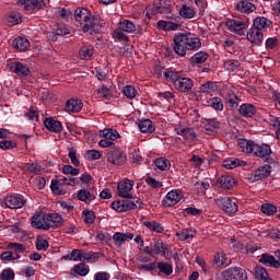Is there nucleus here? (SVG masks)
<instances>
[{
  "label": "nucleus",
  "mask_w": 280,
  "mask_h": 280,
  "mask_svg": "<svg viewBox=\"0 0 280 280\" xmlns=\"http://www.w3.org/2000/svg\"><path fill=\"white\" fill-rule=\"evenodd\" d=\"M118 27L122 32H127L128 34H132V33L137 32V26L130 20H122V21H120L118 23Z\"/></svg>",
  "instance_id": "obj_37"
},
{
  "label": "nucleus",
  "mask_w": 280,
  "mask_h": 280,
  "mask_svg": "<svg viewBox=\"0 0 280 280\" xmlns=\"http://www.w3.org/2000/svg\"><path fill=\"white\" fill-rule=\"evenodd\" d=\"M20 255L12 253V252H3L0 255V259H2V261H14V259H20Z\"/></svg>",
  "instance_id": "obj_57"
},
{
  "label": "nucleus",
  "mask_w": 280,
  "mask_h": 280,
  "mask_svg": "<svg viewBox=\"0 0 280 280\" xmlns=\"http://www.w3.org/2000/svg\"><path fill=\"white\" fill-rule=\"evenodd\" d=\"M124 95L127 100H135L137 97V89L132 85H126L122 90Z\"/></svg>",
  "instance_id": "obj_49"
},
{
  "label": "nucleus",
  "mask_w": 280,
  "mask_h": 280,
  "mask_svg": "<svg viewBox=\"0 0 280 280\" xmlns=\"http://www.w3.org/2000/svg\"><path fill=\"white\" fill-rule=\"evenodd\" d=\"M208 58L209 55H207V52L199 51L192 56L191 60L195 62V65H202V62H207Z\"/></svg>",
  "instance_id": "obj_48"
},
{
  "label": "nucleus",
  "mask_w": 280,
  "mask_h": 280,
  "mask_svg": "<svg viewBox=\"0 0 280 280\" xmlns=\"http://www.w3.org/2000/svg\"><path fill=\"white\" fill-rule=\"evenodd\" d=\"M2 205L7 209H23L25 207V199L19 196H8L3 199Z\"/></svg>",
  "instance_id": "obj_9"
},
{
  "label": "nucleus",
  "mask_w": 280,
  "mask_h": 280,
  "mask_svg": "<svg viewBox=\"0 0 280 280\" xmlns=\"http://www.w3.org/2000/svg\"><path fill=\"white\" fill-rule=\"evenodd\" d=\"M36 248L37 250H47V248H49V242L38 236L36 241Z\"/></svg>",
  "instance_id": "obj_61"
},
{
  "label": "nucleus",
  "mask_w": 280,
  "mask_h": 280,
  "mask_svg": "<svg viewBox=\"0 0 280 280\" xmlns=\"http://www.w3.org/2000/svg\"><path fill=\"white\" fill-rule=\"evenodd\" d=\"M164 77L167 80V82H172V84H174L175 86L177 81L180 79V73L174 72V71H167L164 73Z\"/></svg>",
  "instance_id": "obj_50"
},
{
  "label": "nucleus",
  "mask_w": 280,
  "mask_h": 280,
  "mask_svg": "<svg viewBox=\"0 0 280 280\" xmlns=\"http://www.w3.org/2000/svg\"><path fill=\"white\" fill-rule=\"evenodd\" d=\"M269 126H272V128L276 129V137L277 139H280V120L279 118H270Z\"/></svg>",
  "instance_id": "obj_62"
},
{
  "label": "nucleus",
  "mask_w": 280,
  "mask_h": 280,
  "mask_svg": "<svg viewBox=\"0 0 280 280\" xmlns=\"http://www.w3.org/2000/svg\"><path fill=\"white\" fill-rule=\"evenodd\" d=\"M183 199V192L180 190H171L165 196L162 201L163 207H174V205H178Z\"/></svg>",
  "instance_id": "obj_12"
},
{
  "label": "nucleus",
  "mask_w": 280,
  "mask_h": 280,
  "mask_svg": "<svg viewBox=\"0 0 280 280\" xmlns=\"http://www.w3.org/2000/svg\"><path fill=\"white\" fill-rule=\"evenodd\" d=\"M279 47V39L277 37H269L266 40V49H275Z\"/></svg>",
  "instance_id": "obj_64"
},
{
  "label": "nucleus",
  "mask_w": 280,
  "mask_h": 280,
  "mask_svg": "<svg viewBox=\"0 0 280 280\" xmlns=\"http://www.w3.org/2000/svg\"><path fill=\"white\" fill-rule=\"evenodd\" d=\"M138 270H142L144 272H152V270H156V261L149 262V264H138Z\"/></svg>",
  "instance_id": "obj_58"
},
{
  "label": "nucleus",
  "mask_w": 280,
  "mask_h": 280,
  "mask_svg": "<svg viewBox=\"0 0 280 280\" xmlns=\"http://www.w3.org/2000/svg\"><path fill=\"white\" fill-rule=\"evenodd\" d=\"M19 3L24 5L25 10H44L47 5L43 0H20Z\"/></svg>",
  "instance_id": "obj_20"
},
{
  "label": "nucleus",
  "mask_w": 280,
  "mask_h": 280,
  "mask_svg": "<svg viewBox=\"0 0 280 280\" xmlns=\"http://www.w3.org/2000/svg\"><path fill=\"white\" fill-rule=\"evenodd\" d=\"M138 207H141V201L137 200L130 201L128 199L125 200H115L112 202V209L114 211H117V213H126V211H132L135 209H138Z\"/></svg>",
  "instance_id": "obj_4"
},
{
  "label": "nucleus",
  "mask_w": 280,
  "mask_h": 280,
  "mask_svg": "<svg viewBox=\"0 0 280 280\" xmlns=\"http://www.w3.org/2000/svg\"><path fill=\"white\" fill-rule=\"evenodd\" d=\"M45 222L44 229H58V226H62L65 224V219H62V215L58 213H48L45 214Z\"/></svg>",
  "instance_id": "obj_8"
},
{
  "label": "nucleus",
  "mask_w": 280,
  "mask_h": 280,
  "mask_svg": "<svg viewBox=\"0 0 280 280\" xmlns=\"http://www.w3.org/2000/svg\"><path fill=\"white\" fill-rule=\"evenodd\" d=\"M178 14L182 19H194V16H196V9L194 7L183 4L178 10Z\"/></svg>",
  "instance_id": "obj_34"
},
{
  "label": "nucleus",
  "mask_w": 280,
  "mask_h": 280,
  "mask_svg": "<svg viewBox=\"0 0 280 280\" xmlns=\"http://www.w3.org/2000/svg\"><path fill=\"white\" fill-rule=\"evenodd\" d=\"M254 145H255V142L252 140H246V139L238 140L240 150H242V152H245L246 154H253Z\"/></svg>",
  "instance_id": "obj_38"
},
{
  "label": "nucleus",
  "mask_w": 280,
  "mask_h": 280,
  "mask_svg": "<svg viewBox=\"0 0 280 280\" xmlns=\"http://www.w3.org/2000/svg\"><path fill=\"white\" fill-rule=\"evenodd\" d=\"M205 128L207 132H209V130H218V128H220V121L215 118L205 119Z\"/></svg>",
  "instance_id": "obj_47"
},
{
  "label": "nucleus",
  "mask_w": 280,
  "mask_h": 280,
  "mask_svg": "<svg viewBox=\"0 0 280 280\" xmlns=\"http://www.w3.org/2000/svg\"><path fill=\"white\" fill-rule=\"evenodd\" d=\"M215 205L225 213H237V203L231 197H218L214 199Z\"/></svg>",
  "instance_id": "obj_6"
},
{
  "label": "nucleus",
  "mask_w": 280,
  "mask_h": 280,
  "mask_svg": "<svg viewBox=\"0 0 280 280\" xmlns=\"http://www.w3.org/2000/svg\"><path fill=\"white\" fill-rule=\"evenodd\" d=\"M75 21L83 23V32H90L91 34H97L100 32V18L96 15L91 16V11L86 8H78L74 10Z\"/></svg>",
  "instance_id": "obj_2"
},
{
  "label": "nucleus",
  "mask_w": 280,
  "mask_h": 280,
  "mask_svg": "<svg viewBox=\"0 0 280 280\" xmlns=\"http://www.w3.org/2000/svg\"><path fill=\"white\" fill-rule=\"evenodd\" d=\"M0 279L1 280H14V270H12V269H4L0 273Z\"/></svg>",
  "instance_id": "obj_63"
},
{
  "label": "nucleus",
  "mask_w": 280,
  "mask_h": 280,
  "mask_svg": "<svg viewBox=\"0 0 280 280\" xmlns=\"http://www.w3.org/2000/svg\"><path fill=\"white\" fill-rule=\"evenodd\" d=\"M174 89L179 91V93H189V91L194 89V80L186 77H179L178 81L174 85Z\"/></svg>",
  "instance_id": "obj_13"
},
{
  "label": "nucleus",
  "mask_w": 280,
  "mask_h": 280,
  "mask_svg": "<svg viewBox=\"0 0 280 280\" xmlns=\"http://www.w3.org/2000/svg\"><path fill=\"white\" fill-rule=\"evenodd\" d=\"M277 211V207L270 203H265L261 206V212L266 215H275V212Z\"/></svg>",
  "instance_id": "obj_59"
},
{
  "label": "nucleus",
  "mask_w": 280,
  "mask_h": 280,
  "mask_svg": "<svg viewBox=\"0 0 280 280\" xmlns=\"http://www.w3.org/2000/svg\"><path fill=\"white\" fill-rule=\"evenodd\" d=\"M100 137L114 142L117 141V139H119V132L115 129H104L100 131Z\"/></svg>",
  "instance_id": "obj_35"
},
{
  "label": "nucleus",
  "mask_w": 280,
  "mask_h": 280,
  "mask_svg": "<svg viewBox=\"0 0 280 280\" xmlns=\"http://www.w3.org/2000/svg\"><path fill=\"white\" fill-rule=\"evenodd\" d=\"M93 54H94L93 47H91V46H83L79 50V58H81V60H91V58H93Z\"/></svg>",
  "instance_id": "obj_41"
},
{
  "label": "nucleus",
  "mask_w": 280,
  "mask_h": 280,
  "mask_svg": "<svg viewBox=\"0 0 280 280\" xmlns=\"http://www.w3.org/2000/svg\"><path fill=\"white\" fill-rule=\"evenodd\" d=\"M132 237H135V235L132 233L116 232L113 236V240H114L116 246H121L122 244H126V242H128V240H132Z\"/></svg>",
  "instance_id": "obj_28"
},
{
  "label": "nucleus",
  "mask_w": 280,
  "mask_h": 280,
  "mask_svg": "<svg viewBox=\"0 0 280 280\" xmlns=\"http://www.w3.org/2000/svg\"><path fill=\"white\" fill-rule=\"evenodd\" d=\"M50 189L55 196H65L67 194V189H65V184L59 179H52L50 184Z\"/></svg>",
  "instance_id": "obj_26"
},
{
  "label": "nucleus",
  "mask_w": 280,
  "mask_h": 280,
  "mask_svg": "<svg viewBox=\"0 0 280 280\" xmlns=\"http://www.w3.org/2000/svg\"><path fill=\"white\" fill-rule=\"evenodd\" d=\"M138 128L141 132H154V125H152V120L145 119L138 124Z\"/></svg>",
  "instance_id": "obj_43"
},
{
  "label": "nucleus",
  "mask_w": 280,
  "mask_h": 280,
  "mask_svg": "<svg viewBox=\"0 0 280 280\" xmlns=\"http://www.w3.org/2000/svg\"><path fill=\"white\" fill-rule=\"evenodd\" d=\"M154 165L158 167V170H161V172H167V170L172 167V163H170V160L165 158H158L154 161Z\"/></svg>",
  "instance_id": "obj_40"
},
{
  "label": "nucleus",
  "mask_w": 280,
  "mask_h": 280,
  "mask_svg": "<svg viewBox=\"0 0 280 280\" xmlns=\"http://www.w3.org/2000/svg\"><path fill=\"white\" fill-rule=\"evenodd\" d=\"M9 25H19L21 23V13L19 12H11L10 15L7 18Z\"/></svg>",
  "instance_id": "obj_52"
},
{
  "label": "nucleus",
  "mask_w": 280,
  "mask_h": 280,
  "mask_svg": "<svg viewBox=\"0 0 280 280\" xmlns=\"http://www.w3.org/2000/svg\"><path fill=\"white\" fill-rule=\"evenodd\" d=\"M214 266H217V268H220V266H224V264H226V255L223 253H219L214 256Z\"/></svg>",
  "instance_id": "obj_60"
},
{
  "label": "nucleus",
  "mask_w": 280,
  "mask_h": 280,
  "mask_svg": "<svg viewBox=\"0 0 280 280\" xmlns=\"http://www.w3.org/2000/svg\"><path fill=\"white\" fill-rule=\"evenodd\" d=\"M226 27L230 30V32H233L234 34H244V30L248 27L246 22L240 21V20H230L226 22Z\"/></svg>",
  "instance_id": "obj_16"
},
{
  "label": "nucleus",
  "mask_w": 280,
  "mask_h": 280,
  "mask_svg": "<svg viewBox=\"0 0 280 280\" xmlns=\"http://www.w3.org/2000/svg\"><path fill=\"white\" fill-rule=\"evenodd\" d=\"M270 172H271L270 165H265L258 168L255 172L254 180H264V178H268V176H270Z\"/></svg>",
  "instance_id": "obj_36"
},
{
  "label": "nucleus",
  "mask_w": 280,
  "mask_h": 280,
  "mask_svg": "<svg viewBox=\"0 0 280 280\" xmlns=\"http://www.w3.org/2000/svg\"><path fill=\"white\" fill-rule=\"evenodd\" d=\"M218 280H246L248 279V275L246 273L245 269L240 267H232L228 270L222 271L221 273L217 275Z\"/></svg>",
  "instance_id": "obj_3"
},
{
  "label": "nucleus",
  "mask_w": 280,
  "mask_h": 280,
  "mask_svg": "<svg viewBox=\"0 0 280 280\" xmlns=\"http://www.w3.org/2000/svg\"><path fill=\"white\" fill-rule=\"evenodd\" d=\"M199 91L206 95H211V93H215L218 91V83L214 81H207L200 85Z\"/></svg>",
  "instance_id": "obj_32"
},
{
  "label": "nucleus",
  "mask_w": 280,
  "mask_h": 280,
  "mask_svg": "<svg viewBox=\"0 0 280 280\" xmlns=\"http://www.w3.org/2000/svg\"><path fill=\"white\" fill-rule=\"evenodd\" d=\"M270 25H272V22L265 16H258L253 22V27L260 32H265V30L270 27Z\"/></svg>",
  "instance_id": "obj_23"
},
{
  "label": "nucleus",
  "mask_w": 280,
  "mask_h": 280,
  "mask_svg": "<svg viewBox=\"0 0 280 280\" xmlns=\"http://www.w3.org/2000/svg\"><path fill=\"white\" fill-rule=\"evenodd\" d=\"M246 38L252 45L259 47L264 43V32L252 26L246 33Z\"/></svg>",
  "instance_id": "obj_10"
},
{
  "label": "nucleus",
  "mask_w": 280,
  "mask_h": 280,
  "mask_svg": "<svg viewBox=\"0 0 280 280\" xmlns=\"http://www.w3.org/2000/svg\"><path fill=\"white\" fill-rule=\"evenodd\" d=\"M11 71H13V73H16V75L20 77L30 75V68H27V66H25L22 62H13L11 65Z\"/></svg>",
  "instance_id": "obj_25"
},
{
  "label": "nucleus",
  "mask_w": 280,
  "mask_h": 280,
  "mask_svg": "<svg viewBox=\"0 0 280 280\" xmlns=\"http://www.w3.org/2000/svg\"><path fill=\"white\" fill-rule=\"evenodd\" d=\"M168 21L160 20L158 22V27L164 30L165 32H176L180 28V16L178 15H167Z\"/></svg>",
  "instance_id": "obj_5"
},
{
  "label": "nucleus",
  "mask_w": 280,
  "mask_h": 280,
  "mask_svg": "<svg viewBox=\"0 0 280 280\" xmlns=\"http://www.w3.org/2000/svg\"><path fill=\"white\" fill-rule=\"evenodd\" d=\"M46 224H49L45 221V214L40 217V214L33 215L32 218V226L34 229H42V231H49V228H45Z\"/></svg>",
  "instance_id": "obj_30"
},
{
  "label": "nucleus",
  "mask_w": 280,
  "mask_h": 280,
  "mask_svg": "<svg viewBox=\"0 0 280 280\" xmlns=\"http://www.w3.org/2000/svg\"><path fill=\"white\" fill-rule=\"evenodd\" d=\"M73 272L75 275H79V277H86V275H89L90 272V269L89 266H86V264L80 262L73 267Z\"/></svg>",
  "instance_id": "obj_45"
},
{
  "label": "nucleus",
  "mask_w": 280,
  "mask_h": 280,
  "mask_svg": "<svg viewBox=\"0 0 280 280\" xmlns=\"http://www.w3.org/2000/svg\"><path fill=\"white\" fill-rule=\"evenodd\" d=\"M256 279L260 280H270V276H268V271L264 267H256L255 269Z\"/></svg>",
  "instance_id": "obj_53"
},
{
  "label": "nucleus",
  "mask_w": 280,
  "mask_h": 280,
  "mask_svg": "<svg viewBox=\"0 0 280 280\" xmlns=\"http://www.w3.org/2000/svg\"><path fill=\"white\" fill-rule=\"evenodd\" d=\"M174 51L177 56H187V51H198L202 42L191 33L178 34L174 37Z\"/></svg>",
  "instance_id": "obj_1"
},
{
  "label": "nucleus",
  "mask_w": 280,
  "mask_h": 280,
  "mask_svg": "<svg viewBox=\"0 0 280 280\" xmlns=\"http://www.w3.org/2000/svg\"><path fill=\"white\" fill-rule=\"evenodd\" d=\"M83 220L86 224H93L95 222V212L91 210H84L82 212Z\"/></svg>",
  "instance_id": "obj_56"
},
{
  "label": "nucleus",
  "mask_w": 280,
  "mask_h": 280,
  "mask_svg": "<svg viewBox=\"0 0 280 280\" xmlns=\"http://www.w3.org/2000/svg\"><path fill=\"white\" fill-rule=\"evenodd\" d=\"M68 156L72 165H74V167H80V159H78V151L73 147L68 148Z\"/></svg>",
  "instance_id": "obj_46"
},
{
  "label": "nucleus",
  "mask_w": 280,
  "mask_h": 280,
  "mask_svg": "<svg viewBox=\"0 0 280 280\" xmlns=\"http://www.w3.org/2000/svg\"><path fill=\"white\" fill-rule=\"evenodd\" d=\"M156 268L159 270V275H165V277H170L172 272H174V267L172 264L166 261L156 262Z\"/></svg>",
  "instance_id": "obj_31"
},
{
  "label": "nucleus",
  "mask_w": 280,
  "mask_h": 280,
  "mask_svg": "<svg viewBox=\"0 0 280 280\" xmlns=\"http://www.w3.org/2000/svg\"><path fill=\"white\" fill-rule=\"evenodd\" d=\"M106 159L112 165H124L126 163V155L117 150L108 152Z\"/></svg>",
  "instance_id": "obj_17"
},
{
  "label": "nucleus",
  "mask_w": 280,
  "mask_h": 280,
  "mask_svg": "<svg viewBox=\"0 0 280 280\" xmlns=\"http://www.w3.org/2000/svg\"><path fill=\"white\" fill-rule=\"evenodd\" d=\"M252 154L258 156L259 159H268V155L272 154V150L268 144H257L254 142V147L252 148Z\"/></svg>",
  "instance_id": "obj_14"
},
{
  "label": "nucleus",
  "mask_w": 280,
  "mask_h": 280,
  "mask_svg": "<svg viewBox=\"0 0 280 280\" xmlns=\"http://www.w3.org/2000/svg\"><path fill=\"white\" fill-rule=\"evenodd\" d=\"M44 126L50 132H62V122L54 118H46L44 121Z\"/></svg>",
  "instance_id": "obj_21"
},
{
  "label": "nucleus",
  "mask_w": 280,
  "mask_h": 280,
  "mask_svg": "<svg viewBox=\"0 0 280 280\" xmlns=\"http://www.w3.org/2000/svg\"><path fill=\"white\" fill-rule=\"evenodd\" d=\"M236 9L238 12H243V14H250V12H255L257 10L255 4L246 0L238 2L236 4Z\"/></svg>",
  "instance_id": "obj_29"
},
{
  "label": "nucleus",
  "mask_w": 280,
  "mask_h": 280,
  "mask_svg": "<svg viewBox=\"0 0 280 280\" xmlns=\"http://www.w3.org/2000/svg\"><path fill=\"white\" fill-rule=\"evenodd\" d=\"M14 49L18 51H27L30 49V40L25 37H18L12 42Z\"/></svg>",
  "instance_id": "obj_27"
},
{
  "label": "nucleus",
  "mask_w": 280,
  "mask_h": 280,
  "mask_svg": "<svg viewBox=\"0 0 280 280\" xmlns=\"http://www.w3.org/2000/svg\"><path fill=\"white\" fill-rule=\"evenodd\" d=\"M175 132L179 137H183L188 143L196 141V131L192 128H185L183 126L175 127Z\"/></svg>",
  "instance_id": "obj_18"
},
{
  "label": "nucleus",
  "mask_w": 280,
  "mask_h": 280,
  "mask_svg": "<svg viewBox=\"0 0 280 280\" xmlns=\"http://www.w3.org/2000/svg\"><path fill=\"white\" fill-rule=\"evenodd\" d=\"M135 187V182L130 179H124L118 183L117 192L120 198H132V188Z\"/></svg>",
  "instance_id": "obj_7"
},
{
  "label": "nucleus",
  "mask_w": 280,
  "mask_h": 280,
  "mask_svg": "<svg viewBox=\"0 0 280 280\" xmlns=\"http://www.w3.org/2000/svg\"><path fill=\"white\" fill-rule=\"evenodd\" d=\"M207 106H210V108H213V110H219L222 113L224 110V103L222 102V98L214 96L212 98H208L206 102Z\"/></svg>",
  "instance_id": "obj_33"
},
{
  "label": "nucleus",
  "mask_w": 280,
  "mask_h": 280,
  "mask_svg": "<svg viewBox=\"0 0 280 280\" xmlns=\"http://www.w3.org/2000/svg\"><path fill=\"white\" fill-rule=\"evenodd\" d=\"M177 237L182 242H185L186 240H194V237H196V231H194L191 229H184L177 233Z\"/></svg>",
  "instance_id": "obj_42"
},
{
  "label": "nucleus",
  "mask_w": 280,
  "mask_h": 280,
  "mask_svg": "<svg viewBox=\"0 0 280 280\" xmlns=\"http://www.w3.org/2000/svg\"><path fill=\"white\" fill-rule=\"evenodd\" d=\"M221 97L226 102V104H230V106L233 108V106H237L240 104V97L235 95V92L232 89H229V86H223V89L220 92Z\"/></svg>",
  "instance_id": "obj_11"
},
{
  "label": "nucleus",
  "mask_w": 280,
  "mask_h": 280,
  "mask_svg": "<svg viewBox=\"0 0 280 280\" xmlns=\"http://www.w3.org/2000/svg\"><path fill=\"white\" fill-rule=\"evenodd\" d=\"M259 264L269 268H279V261H277V258L270 254H262L259 258Z\"/></svg>",
  "instance_id": "obj_22"
},
{
  "label": "nucleus",
  "mask_w": 280,
  "mask_h": 280,
  "mask_svg": "<svg viewBox=\"0 0 280 280\" xmlns=\"http://www.w3.org/2000/svg\"><path fill=\"white\" fill-rule=\"evenodd\" d=\"M82 106L83 104L81 100L72 98L66 103V110L67 113H80L82 110Z\"/></svg>",
  "instance_id": "obj_24"
},
{
  "label": "nucleus",
  "mask_w": 280,
  "mask_h": 280,
  "mask_svg": "<svg viewBox=\"0 0 280 280\" xmlns=\"http://www.w3.org/2000/svg\"><path fill=\"white\" fill-rule=\"evenodd\" d=\"M235 178L231 175H221L217 180V186L221 189H233L235 187Z\"/></svg>",
  "instance_id": "obj_19"
},
{
  "label": "nucleus",
  "mask_w": 280,
  "mask_h": 280,
  "mask_svg": "<svg viewBox=\"0 0 280 280\" xmlns=\"http://www.w3.org/2000/svg\"><path fill=\"white\" fill-rule=\"evenodd\" d=\"M97 94L101 95V97H103V100H110V97H112L110 89L108 86H106L105 84H102L98 88Z\"/></svg>",
  "instance_id": "obj_54"
},
{
  "label": "nucleus",
  "mask_w": 280,
  "mask_h": 280,
  "mask_svg": "<svg viewBox=\"0 0 280 280\" xmlns=\"http://www.w3.org/2000/svg\"><path fill=\"white\" fill-rule=\"evenodd\" d=\"M143 224L147 226V229L153 231L154 233H163V231H165L163 225L156 221H144Z\"/></svg>",
  "instance_id": "obj_44"
},
{
  "label": "nucleus",
  "mask_w": 280,
  "mask_h": 280,
  "mask_svg": "<svg viewBox=\"0 0 280 280\" xmlns=\"http://www.w3.org/2000/svg\"><path fill=\"white\" fill-rule=\"evenodd\" d=\"M240 115L243 117H253L257 113V108L253 104H243L240 106Z\"/></svg>",
  "instance_id": "obj_39"
},
{
  "label": "nucleus",
  "mask_w": 280,
  "mask_h": 280,
  "mask_svg": "<svg viewBox=\"0 0 280 280\" xmlns=\"http://www.w3.org/2000/svg\"><path fill=\"white\" fill-rule=\"evenodd\" d=\"M224 68L228 71H237V69H240V61L233 60V59L225 60L224 61Z\"/></svg>",
  "instance_id": "obj_55"
},
{
  "label": "nucleus",
  "mask_w": 280,
  "mask_h": 280,
  "mask_svg": "<svg viewBox=\"0 0 280 280\" xmlns=\"http://www.w3.org/2000/svg\"><path fill=\"white\" fill-rule=\"evenodd\" d=\"M153 255H161V257L167 259V257H172V252H170V247L163 241H155L153 243Z\"/></svg>",
  "instance_id": "obj_15"
},
{
  "label": "nucleus",
  "mask_w": 280,
  "mask_h": 280,
  "mask_svg": "<svg viewBox=\"0 0 280 280\" xmlns=\"http://www.w3.org/2000/svg\"><path fill=\"white\" fill-rule=\"evenodd\" d=\"M242 165V161L238 159H229L223 162V167L225 170H235V167Z\"/></svg>",
  "instance_id": "obj_51"
}]
</instances>
